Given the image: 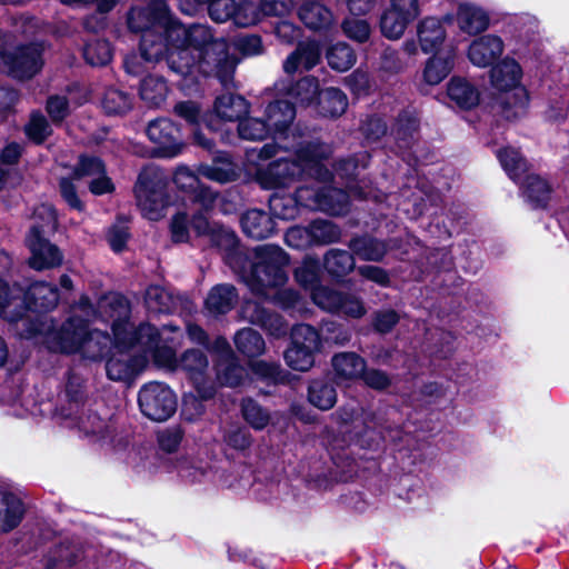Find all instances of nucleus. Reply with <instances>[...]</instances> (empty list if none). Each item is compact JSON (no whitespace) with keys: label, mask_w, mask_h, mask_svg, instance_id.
<instances>
[{"label":"nucleus","mask_w":569,"mask_h":569,"mask_svg":"<svg viewBox=\"0 0 569 569\" xmlns=\"http://www.w3.org/2000/svg\"><path fill=\"white\" fill-rule=\"evenodd\" d=\"M217 246L223 249L227 264L248 286L251 292L264 299L287 298L284 307L293 303L298 296L291 290H278L287 281L284 267L288 264L286 252L278 246L261 244L251 250L239 246L237 237L227 229H219Z\"/></svg>","instance_id":"obj_1"},{"label":"nucleus","mask_w":569,"mask_h":569,"mask_svg":"<svg viewBox=\"0 0 569 569\" xmlns=\"http://www.w3.org/2000/svg\"><path fill=\"white\" fill-rule=\"evenodd\" d=\"M96 311L88 297H81L72 307L70 317L56 329L48 320L40 329L46 333V343L53 351L64 353H81L90 360L100 359L109 349L111 339L108 333L90 329L89 323L96 320Z\"/></svg>","instance_id":"obj_2"},{"label":"nucleus","mask_w":569,"mask_h":569,"mask_svg":"<svg viewBox=\"0 0 569 569\" xmlns=\"http://www.w3.org/2000/svg\"><path fill=\"white\" fill-rule=\"evenodd\" d=\"M332 154V147L319 140L303 141L295 150V157L281 158L257 171V181L263 189L289 188L305 177L329 181L332 173L323 161Z\"/></svg>","instance_id":"obj_3"},{"label":"nucleus","mask_w":569,"mask_h":569,"mask_svg":"<svg viewBox=\"0 0 569 569\" xmlns=\"http://www.w3.org/2000/svg\"><path fill=\"white\" fill-rule=\"evenodd\" d=\"M189 47L200 57V71L214 76L224 88L233 86L238 60L228 52L227 42L214 39L208 26L196 23L188 27Z\"/></svg>","instance_id":"obj_4"},{"label":"nucleus","mask_w":569,"mask_h":569,"mask_svg":"<svg viewBox=\"0 0 569 569\" xmlns=\"http://www.w3.org/2000/svg\"><path fill=\"white\" fill-rule=\"evenodd\" d=\"M170 11L164 0H151L142 7L131 9L128 26L131 31L141 33L140 51L148 62H157L163 56V29Z\"/></svg>","instance_id":"obj_5"},{"label":"nucleus","mask_w":569,"mask_h":569,"mask_svg":"<svg viewBox=\"0 0 569 569\" xmlns=\"http://www.w3.org/2000/svg\"><path fill=\"white\" fill-rule=\"evenodd\" d=\"M168 177L154 166H148L139 173L134 186L138 207L149 220L157 221L163 217L169 203L167 193Z\"/></svg>","instance_id":"obj_6"},{"label":"nucleus","mask_w":569,"mask_h":569,"mask_svg":"<svg viewBox=\"0 0 569 569\" xmlns=\"http://www.w3.org/2000/svg\"><path fill=\"white\" fill-rule=\"evenodd\" d=\"M500 164L511 180L521 184L527 201L533 207H545L547 204L551 193L550 186L539 176L526 174L528 171L527 161L517 149L510 147L500 150Z\"/></svg>","instance_id":"obj_7"},{"label":"nucleus","mask_w":569,"mask_h":569,"mask_svg":"<svg viewBox=\"0 0 569 569\" xmlns=\"http://www.w3.org/2000/svg\"><path fill=\"white\" fill-rule=\"evenodd\" d=\"M521 79L522 68L517 60L500 59V117H515L527 109L529 96Z\"/></svg>","instance_id":"obj_8"},{"label":"nucleus","mask_w":569,"mask_h":569,"mask_svg":"<svg viewBox=\"0 0 569 569\" xmlns=\"http://www.w3.org/2000/svg\"><path fill=\"white\" fill-rule=\"evenodd\" d=\"M42 47L39 43L17 46L12 50H0V69L18 80L33 78L43 67Z\"/></svg>","instance_id":"obj_9"},{"label":"nucleus","mask_w":569,"mask_h":569,"mask_svg":"<svg viewBox=\"0 0 569 569\" xmlns=\"http://www.w3.org/2000/svg\"><path fill=\"white\" fill-rule=\"evenodd\" d=\"M138 401L141 412L154 421L167 420L177 408L173 392L159 382H150L143 386L139 391Z\"/></svg>","instance_id":"obj_10"},{"label":"nucleus","mask_w":569,"mask_h":569,"mask_svg":"<svg viewBox=\"0 0 569 569\" xmlns=\"http://www.w3.org/2000/svg\"><path fill=\"white\" fill-rule=\"evenodd\" d=\"M96 311V319L100 318L106 322H111V329L116 341H128L127 326L130 317L129 301L121 295L109 293L103 296L99 302Z\"/></svg>","instance_id":"obj_11"},{"label":"nucleus","mask_w":569,"mask_h":569,"mask_svg":"<svg viewBox=\"0 0 569 569\" xmlns=\"http://www.w3.org/2000/svg\"><path fill=\"white\" fill-rule=\"evenodd\" d=\"M147 136L156 148L159 157L172 158L182 150L180 129L169 119L160 118L151 121L147 127Z\"/></svg>","instance_id":"obj_12"},{"label":"nucleus","mask_w":569,"mask_h":569,"mask_svg":"<svg viewBox=\"0 0 569 569\" xmlns=\"http://www.w3.org/2000/svg\"><path fill=\"white\" fill-rule=\"evenodd\" d=\"M31 252L29 266L38 271L53 269L62 263L63 256L60 249L51 243L46 236H41L39 227H31L26 239Z\"/></svg>","instance_id":"obj_13"},{"label":"nucleus","mask_w":569,"mask_h":569,"mask_svg":"<svg viewBox=\"0 0 569 569\" xmlns=\"http://www.w3.org/2000/svg\"><path fill=\"white\" fill-rule=\"evenodd\" d=\"M178 367L181 368L193 381L201 399H210L214 395V388L207 383L209 360L206 353L199 349H190L183 352Z\"/></svg>","instance_id":"obj_14"},{"label":"nucleus","mask_w":569,"mask_h":569,"mask_svg":"<svg viewBox=\"0 0 569 569\" xmlns=\"http://www.w3.org/2000/svg\"><path fill=\"white\" fill-rule=\"evenodd\" d=\"M27 311L24 290L17 283L10 284L0 278V317L14 322Z\"/></svg>","instance_id":"obj_15"},{"label":"nucleus","mask_w":569,"mask_h":569,"mask_svg":"<svg viewBox=\"0 0 569 569\" xmlns=\"http://www.w3.org/2000/svg\"><path fill=\"white\" fill-rule=\"evenodd\" d=\"M241 312L246 320L262 327L274 337H282L288 331V326L279 315L270 312L258 302L247 301L242 306Z\"/></svg>","instance_id":"obj_16"},{"label":"nucleus","mask_w":569,"mask_h":569,"mask_svg":"<svg viewBox=\"0 0 569 569\" xmlns=\"http://www.w3.org/2000/svg\"><path fill=\"white\" fill-rule=\"evenodd\" d=\"M321 59V47L316 40L300 42L283 62V70L293 74L300 70H311Z\"/></svg>","instance_id":"obj_17"},{"label":"nucleus","mask_w":569,"mask_h":569,"mask_svg":"<svg viewBox=\"0 0 569 569\" xmlns=\"http://www.w3.org/2000/svg\"><path fill=\"white\" fill-rule=\"evenodd\" d=\"M146 361L144 356H132L128 352H119L107 361V376L113 381H128L143 369Z\"/></svg>","instance_id":"obj_18"},{"label":"nucleus","mask_w":569,"mask_h":569,"mask_svg":"<svg viewBox=\"0 0 569 569\" xmlns=\"http://www.w3.org/2000/svg\"><path fill=\"white\" fill-rule=\"evenodd\" d=\"M498 53V39L493 36L481 37L475 40L469 48V59L478 67H490L489 78L495 86L496 61Z\"/></svg>","instance_id":"obj_19"},{"label":"nucleus","mask_w":569,"mask_h":569,"mask_svg":"<svg viewBox=\"0 0 569 569\" xmlns=\"http://www.w3.org/2000/svg\"><path fill=\"white\" fill-rule=\"evenodd\" d=\"M337 422L346 432L361 436L367 429L372 427L375 416L357 406H343L333 415Z\"/></svg>","instance_id":"obj_20"},{"label":"nucleus","mask_w":569,"mask_h":569,"mask_svg":"<svg viewBox=\"0 0 569 569\" xmlns=\"http://www.w3.org/2000/svg\"><path fill=\"white\" fill-rule=\"evenodd\" d=\"M24 301L27 309L33 308L38 311H49L56 308L59 302V290L53 284L38 281L24 291Z\"/></svg>","instance_id":"obj_21"},{"label":"nucleus","mask_w":569,"mask_h":569,"mask_svg":"<svg viewBox=\"0 0 569 569\" xmlns=\"http://www.w3.org/2000/svg\"><path fill=\"white\" fill-rule=\"evenodd\" d=\"M348 247L355 256L363 261L379 262L391 249L390 242L370 236L352 238Z\"/></svg>","instance_id":"obj_22"},{"label":"nucleus","mask_w":569,"mask_h":569,"mask_svg":"<svg viewBox=\"0 0 569 569\" xmlns=\"http://www.w3.org/2000/svg\"><path fill=\"white\" fill-rule=\"evenodd\" d=\"M267 126L270 133L282 136L290 128L296 118V109L292 103L284 100H277L268 104L266 110Z\"/></svg>","instance_id":"obj_23"},{"label":"nucleus","mask_w":569,"mask_h":569,"mask_svg":"<svg viewBox=\"0 0 569 569\" xmlns=\"http://www.w3.org/2000/svg\"><path fill=\"white\" fill-rule=\"evenodd\" d=\"M299 19L310 30H327L333 22L332 12L319 1H306L298 10Z\"/></svg>","instance_id":"obj_24"},{"label":"nucleus","mask_w":569,"mask_h":569,"mask_svg":"<svg viewBox=\"0 0 569 569\" xmlns=\"http://www.w3.org/2000/svg\"><path fill=\"white\" fill-rule=\"evenodd\" d=\"M506 36L516 38L519 42H527L537 31L538 21L535 17L523 14H500Z\"/></svg>","instance_id":"obj_25"},{"label":"nucleus","mask_w":569,"mask_h":569,"mask_svg":"<svg viewBox=\"0 0 569 569\" xmlns=\"http://www.w3.org/2000/svg\"><path fill=\"white\" fill-rule=\"evenodd\" d=\"M417 36L421 50L425 53L437 50L446 39V30L441 21L435 17H427L417 26Z\"/></svg>","instance_id":"obj_26"},{"label":"nucleus","mask_w":569,"mask_h":569,"mask_svg":"<svg viewBox=\"0 0 569 569\" xmlns=\"http://www.w3.org/2000/svg\"><path fill=\"white\" fill-rule=\"evenodd\" d=\"M163 57H166L170 70L181 77L191 76L196 71L201 73L200 57L189 46L164 52Z\"/></svg>","instance_id":"obj_27"},{"label":"nucleus","mask_w":569,"mask_h":569,"mask_svg":"<svg viewBox=\"0 0 569 569\" xmlns=\"http://www.w3.org/2000/svg\"><path fill=\"white\" fill-rule=\"evenodd\" d=\"M238 301V293L231 284H217L208 293L206 309L210 315L219 316L229 312Z\"/></svg>","instance_id":"obj_28"},{"label":"nucleus","mask_w":569,"mask_h":569,"mask_svg":"<svg viewBox=\"0 0 569 569\" xmlns=\"http://www.w3.org/2000/svg\"><path fill=\"white\" fill-rule=\"evenodd\" d=\"M331 366L337 379L355 380L363 373L366 361L355 352H340L332 357Z\"/></svg>","instance_id":"obj_29"},{"label":"nucleus","mask_w":569,"mask_h":569,"mask_svg":"<svg viewBox=\"0 0 569 569\" xmlns=\"http://www.w3.org/2000/svg\"><path fill=\"white\" fill-rule=\"evenodd\" d=\"M241 226L249 237L258 240L270 237L274 230L272 218L258 209L248 210L241 218Z\"/></svg>","instance_id":"obj_30"},{"label":"nucleus","mask_w":569,"mask_h":569,"mask_svg":"<svg viewBox=\"0 0 569 569\" xmlns=\"http://www.w3.org/2000/svg\"><path fill=\"white\" fill-rule=\"evenodd\" d=\"M214 112L222 120L238 121L249 112V103L239 94L224 93L216 99Z\"/></svg>","instance_id":"obj_31"},{"label":"nucleus","mask_w":569,"mask_h":569,"mask_svg":"<svg viewBox=\"0 0 569 569\" xmlns=\"http://www.w3.org/2000/svg\"><path fill=\"white\" fill-rule=\"evenodd\" d=\"M448 97L461 109H471L479 103V91L468 80L452 78L447 86Z\"/></svg>","instance_id":"obj_32"},{"label":"nucleus","mask_w":569,"mask_h":569,"mask_svg":"<svg viewBox=\"0 0 569 569\" xmlns=\"http://www.w3.org/2000/svg\"><path fill=\"white\" fill-rule=\"evenodd\" d=\"M455 53L448 51L429 58L423 69V80L430 84H439L453 69Z\"/></svg>","instance_id":"obj_33"},{"label":"nucleus","mask_w":569,"mask_h":569,"mask_svg":"<svg viewBox=\"0 0 569 569\" xmlns=\"http://www.w3.org/2000/svg\"><path fill=\"white\" fill-rule=\"evenodd\" d=\"M231 163L229 154L220 153L212 164H199L197 172L199 176L211 181L227 183L236 178V172Z\"/></svg>","instance_id":"obj_34"},{"label":"nucleus","mask_w":569,"mask_h":569,"mask_svg":"<svg viewBox=\"0 0 569 569\" xmlns=\"http://www.w3.org/2000/svg\"><path fill=\"white\" fill-rule=\"evenodd\" d=\"M308 401L320 410H329L337 402V390L332 382L326 379H315L308 387Z\"/></svg>","instance_id":"obj_35"},{"label":"nucleus","mask_w":569,"mask_h":569,"mask_svg":"<svg viewBox=\"0 0 569 569\" xmlns=\"http://www.w3.org/2000/svg\"><path fill=\"white\" fill-rule=\"evenodd\" d=\"M127 338L128 341H117V343L124 347L140 346L144 353H149L159 342V332L149 323H142L138 328H133L129 323L127 326Z\"/></svg>","instance_id":"obj_36"},{"label":"nucleus","mask_w":569,"mask_h":569,"mask_svg":"<svg viewBox=\"0 0 569 569\" xmlns=\"http://www.w3.org/2000/svg\"><path fill=\"white\" fill-rule=\"evenodd\" d=\"M355 254L342 249H330L323 257L327 272L336 278L349 274L356 268Z\"/></svg>","instance_id":"obj_37"},{"label":"nucleus","mask_w":569,"mask_h":569,"mask_svg":"<svg viewBox=\"0 0 569 569\" xmlns=\"http://www.w3.org/2000/svg\"><path fill=\"white\" fill-rule=\"evenodd\" d=\"M457 21L460 29L470 34L483 31L489 23L487 13L482 9L470 4L459 7Z\"/></svg>","instance_id":"obj_38"},{"label":"nucleus","mask_w":569,"mask_h":569,"mask_svg":"<svg viewBox=\"0 0 569 569\" xmlns=\"http://www.w3.org/2000/svg\"><path fill=\"white\" fill-rule=\"evenodd\" d=\"M3 510H0V531L9 532L19 526L24 516V506L20 498L12 493L2 497Z\"/></svg>","instance_id":"obj_39"},{"label":"nucleus","mask_w":569,"mask_h":569,"mask_svg":"<svg viewBox=\"0 0 569 569\" xmlns=\"http://www.w3.org/2000/svg\"><path fill=\"white\" fill-rule=\"evenodd\" d=\"M188 27L173 19L171 14L167 18L161 36L163 39V53L189 46Z\"/></svg>","instance_id":"obj_40"},{"label":"nucleus","mask_w":569,"mask_h":569,"mask_svg":"<svg viewBox=\"0 0 569 569\" xmlns=\"http://www.w3.org/2000/svg\"><path fill=\"white\" fill-rule=\"evenodd\" d=\"M326 58L329 67L338 72L348 71L357 61L353 49L346 42L331 44L326 51Z\"/></svg>","instance_id":"obj_41"},{"label":"nucleus","mask_w":569,"mask_h":569,"mask_svg":"<svg viewBox=\"0 0 569 569\" xmlns=\"http://www.w3.org/2000/svg\"><path fill=\"white\" fill-rule=\"evenodd\" d=\"M234 345L240 353L249 358L259 357L266 350L263 338L251 328L239 330L234 336Z\"/></svg>","instance_id":"obj_42"},{"label":"nucleus","mask_w":569,"mask_h":569,"mask_svg":"<svg viewBox=\"0 0 569 569\" xmlns=\"http://www.w3.org/2000/svg\"><path fill=\"white\" fill-rule=\"evenodd\" d=\"M168 87L163 78L149 76L141 81L140 98L150 107H159L167 98Z\"/></svg>","instance_id":"obj_43"},{"label":"nucleus","mask_w":569,"mask_h":569,"mask_svg":"<svg viewBox=\"0 0 569 569\" xmlns=\"http://www.w3.org/2000/svg\"><path fill=\"white\" fill-rule=\"evenodd\" d=\"M320 111L326 117L341 116L348 106L346 94L337 88H328L320 93Z\"/></svg>","instance_id":"obj_44"},{"label":"nucleus","mask_w":569,"mask_h":569,"mask_svg":"<svg viewBox=\"0 0 569 569\" xmlns=\"http://www.w3.org/2000/svg\"><path fill=\"white\" fill-rule=\"evenodd\" d=\"M411 21L412 20L406 16L388 8L381 16L380 29L386 38L397 40L402 37Z\"/></svg>","instance_id":"obj_45"},{"label":"nucleus","mask_w":569,"mask_h":569,"mask_svg":"<svg viewBox=\"0 0 569 569\" xmlns=\"http://www.w3.org/2000/svg\"><path fill=\"white\" fill-rule=\"evenodd\" d=\"M310 240L318 244L338 242L341 238L340 229L331 221L316 220L307 228Z\"/></svg>","instance_id":"obj_46"},{"label":"nucleus","mask_w":569,"mask_h":569,"mask_svg":"<svg viewBox=\"0 0 569 569\" xmlns=\"http://www.w3.org/2000/svg\"><path fill=\"white\" fill-rule=\"evenodd\" d=\"M144 302L152 312H170L176 305L173 296L160 286H150L147 289Z\"/></svg>","instance_id":"obj_47"},{"label":"nucleus","mask_w":569,"mask_h":569,"mask_svg":"<svg viewBox=\"0 0 569 569\" xmlns=\"http://www.w3.org/2000/svg\"><path fill=\"white\" fill-rule=\"evenodd\" d=\"M52 132L51 123L40 111H33L24 126L26 136L36 144L43 143Z\"/></svg>","instance_id":"obj_48"},{"label":"nucleus","mask_w":569,"mask_h":569,"mask_svg":"<svg viewBox=\"0 0 569 569\" xmlns=\"http://www.w3.org/2000/svg\"><path fill=\"white\" fill-rule=\"evenodd\" d=\"M263 14L259 0H242L236 4L233 23L241 28H247L258 23Z\"/></svg>","instance_id":"obj_49"},{"label":"nucleus","mask_w":569,"mask_h":569,"mask_svg":"<svg viewBox=\"0 0 569 569\" xmlns=\"http://www.w3.org/2000/svg\"><path fill=\"white\" fill-rule=\"evenodd\" d=\"M217 377L222 385L237 387L244 378V368L239 363L236 356L230 359L218 361Z\"/></svg>","instance_id":"obj_50"},{"label":"nucleus","mask_w":569,"mask_h":569,"mask_svg":"<svg viewBox=\"0 0 569 569\" xmlns=\"http://www.w3.org/2000/svg\"><path fill=\"white\" fill-rule=\"evenodd\" d=\"M369 160L370 156L366 151L340 159L336 164V174L349 183L358 176L359 167L366 168Z\"/></svg>","instance_id":"obj_51"},{"label":"nucleus","mask_w":569,"mask_h":569,"mask_svg":"<svg viewBox=\"0 0 569 569\" xmlns=\"http://www.w3.org/2000/svg\"><path fill=\"white\" fill-rule=\"evenodd\" d=\"M271 213L282 220H291L298 216L299 204L295 197L274 193L269 198Z\"/></svg>","instance_id":"obj_52"},{"label":"nucleus","mask_w":569,"mask_h":569,"mask_svg":"<svg viewBox=\"0 0 569 569\" xmlns=\"http://www.w3.org/2000/svg\"><path fill=\"white\" fill-rule=\"evenodd\" d=\"M418 119L410 111H403L398 116V119L392 128V134L400 142V147H409L410 139L418 130Z\"/></svg>","instance_id":"obj_53"},{"label":"nucleus","mask_w":569,"mask_h":569,"mask_svg":"<svg viewBox=\"0 0 569 569\" xmlns=\"http://www.w3.org/2000/svg\"><path fill=\"white\" fill-rule=\"evenodd\" d=\"M316 352V350L291 345L284 352V360L293 370L308 371L315 365Z\"/></svg>","instance_id":"obj_54"},{"label":"nucleus","mask_w":569,"mask_h":569,"mask_svg":"<svg viewBox=\"0 0 569 569\" xmlns=\"http://www.w3.org/2000/svg\"><path fill=\"white\" fill-rule=\"evenodd\" d=\"M131 97L119 89L110 88L106 90L102 98V108L107 113L119 114L131 109Z\"/></svg>","instance_id":"obj_55"},{"label":"nucleus","mask_w":569,"mask_h":569,"mask_svg":"<svg viewBox=\"0 0 569 569\" xmlns=\"http://www.w3.org/2000/svg\"><path fill=\"white\" fill-rule=\"evenodd\" d=\"M343 293L345 292L331 289L329 287L318 286L313 288L311 298L313 302L321 309L336 313L337 310H339V306L343 299Z\"/></svg>","instance_id":"obj_56"},{"label":"nucleus","mask_w":569,"mask_h":569,"mask_svg":"<svg viewBox=\"0 0 569 569\" xmlns=\"http://www.w3.org/2000/svg\"><path fill=\"white\" fill-rule=\"evenodd\" d=\"M244 420L256 430L264 429L270 421V413L252 399H244L241 403Z\"/></svg>","instance_id":"obj_57"},{"label":"nucleus","mask_w":569,"mask_h":569,"mask_svg":"<svg viewBox=\"0 0 569 569\" xmlns=\"http://www.w3.org/2000/svg\"><path fill=\"white\" fill-rule=\"evenodd\" d=\"M31 227H39L41 236L54 232L58 228V217L51 204L42 203L33 211V223Z\"/></svg>","instance_id":"obj_58"},{"label":"nucleus","mask_w":569,"mask_h":569,"mask_svg":"<svg viewBox=\"0 0 569 569\" xmlns=\"http://www.w3.org/2000/svg\"><path fill=\"white\" fill-rule=\"evenodd\" d=\"M319 261L311 257L305 258L301 264L295 270V278L297 282L305 288H310L311 291L313 288L318 287L317 282L319 280Z\"/></svg>","instance_id":"obj_59"},{"label":"nucleus","mask_w":569,"mask_h":569,"mask_svg":"<svg viewBox=\"0 0 569 569\" xmlns=\"http://www.w3.org/2000/svg\"><path fill=\"white\" fill-rule=\"evenodd\" d=\"M81 556L82 550L79 546L69 542L61 543L50 552L47 569H52L57 563L72 566L81 558Z\"/></svg>","instance_id":"obj_60"},{"label":"nucleus","mask_w":569,"mask_h":569,"mask_svg":"<svg viewBox=\"0 0 569 569\" xmlns=\"http://www.w3.org/2000/svg\"><path fill=\"white\" fill-rule=\"evenodd\" d=\"M291 345L319 351L320 337L313 327L306 323L297 325L291 330Z\"/></svg>","instance_id":"obj_61"},{"label":"nucleus","mask_w":569,"mask_h":569,"mask_svg":"<svg viewBox=\"0 0 569 569\" xmlns=\"http://www.w3.org/2000/svg\"><path fill=\"white\" fill-rule=\"evenodd\" d=\"M83 57L91 66H106L112 58L110 43L106 40L87 43L83 49Z\"/></svg>","instance_id":"obj_62"},{"label":"nucleus","mask_w":569,"mask_h":569,"mask_svg":"<svg viewBox=\"0 0 569 569\" xmlns=\"http://www.w3.org/2000/svg\"><path fill=\"white\" fill-rule=\"evenodd\" d=\"M239 136L246 140H263L270 133V127L259 118H247L238 126Z\"/></svg>","instance_id":"obj_63"},{"label":"nucleus","mask_w":569,"mask_h":569,"mask_svg":"<svg viewBox=\"0 0 569 569\" xmlns=\"http://www.w3.org/2000/svg\"><path fill=\"white\" fill-rule=\"evenodd\" d=\"M289 94L299 102L308 104L319 96L318 80L313 77H305L290 89Z\"/></svg>","instance_id":"obj_64"}]
</instances>
